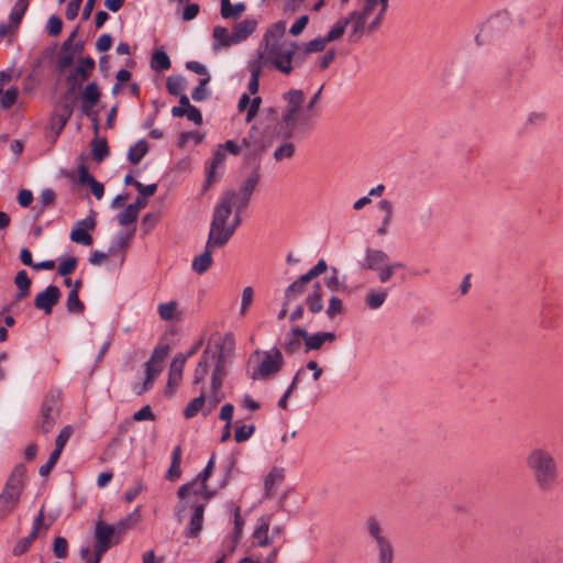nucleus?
Segmentation results:
<instances>
[{"mask_svg":"<svg viewBox=\"0 0 563 563\" xmlns=\"http://www.w3.org/2000/svg\"><path fill=\"white\" fill-rule=\"evenodd\" d=\"M14 284L18 288L16 300L24 299L30 295L31 279L25 271H20L15 275Z\"/></svg>","mask_w":563,"mask_h":563,"instance_id":"obj_36","label":"nucleus"},{"mask_svg":"<svg viewBox=\"0 0 563 563\" xmlns=\"http://www.w3.org/2000/svg\"><path fill=\"white\" fill-rule=\"evenodd\" d=\"M295 145L291 142H285L275 150L274 158L277 162L283 161L284 158H291L295 155Z\"/></svg>","mask_w":563,"mask_h":563,"instance_id":"obj_58","label":"nucleus"},{"mask_svg":"<svg viewBox=\"0 0 563 563\" xmlns=\"http://www.w3.org/2000/svg\"><path fill=\"white\" fill-rule=\"evenodd\" d=\"M56 200V194L53 189L46 188L41 192L40 196V209L37 211V216L44 212V209L48 206H53Z\"/></svg>","mask_w":563,"mask_h":563,"instance_id":"obj_62","label":"nucleus"},{"mask_svg":"<svg viewBox=\"0 0 563 563\" xmlns=\"http://www.w3.org/2000/svg\"><path fill=\"white\" fill-rule=\"evenodd\" d=\"M305 290L306 288L296 280L291 283L285 290L284 306H289L294 300L299 298Z\"/></svg>","mask_w":563,"mask_h":563,"instance_id":"obj_52","label":"nucleus"},{"mask_svg":"<svg viewBox=\"0 0 563 563\" xmlns=\"http://www.w3.org/2000/svg\"><path fill=\"white\" fill-rule=\"evenodd\" d=\"M66 308L69 313L80 314L85 311V305L79 299V292L76 289L68 292Z\"/></svg>","mask_w":563,"mask_h":563,"instance_id":"obj_43","label":"nucleus"},{"mask_svg":"<svg viewBox=\"0 0 563 563\" xmlns=\"http://www.w3.org/2000/svg\"><path fill=\"white\" fill-rule=\"evenodd\" d=\"M255 432V426L254 424H243L241 427H238L234 432V440L238 443H242L247 441L253 433Z\"/></svg>","mask_w":563,"mask_h":563,"instance_id":"obj_64","label":"nucleus"},{"mask_svg":"<svg viewBox=\"0 0 563 563\" xmlns=\"http://www.w3.org/2000/svg\"><path fill=\"white\" fill-rule=\"evenodd\" d=\"M21 493L4 487L0 494V518L7 517L19 503Z\"/></svg>","mask_w":563,"mask_h":563,"instance_id":"obj_25","label":"nucleus"},{"mask_svg":"<svg viewBox=\"0 0 563 563\" xmlns=\"http://www.w3.org/2000/svg\"><path fill=\"white\" fill-rule=\"evenodd\" d=\"M322 296H323L322 287H321V284L318 282L313 285V289H312L311 294H309L305 300V302L308 307V310L311 313L316 314V313H319L322 311V309H323Z\"/></svg>","mask_w":563,"mask_h":563,"instance_id":"obj_30","label":"nucleus"},{"mask_svg":"<svg viewBox=\"0 0 563 563\" xmlns=\"http://www.w3.org/2000/svg\"><path fill=\"white\" fill-rule=\"evenodd\" d=\"M286 32V22L285 21H278L274 23L265 33L264 41L266 43V51H269L272 43H283L285 40L282 41Z\"/></svg>","mask_w":563,"mask_h":563,"instance_id":"obj_31","label":"nucleus"},{"mask_svg":"<svg viewBox=\"0 0 563 563\" xmlns=\"http://www.w3.org/2000/svg\"><path fill=\"white\" fill-rule=\"evenodd\" d=\"M323 85L313 93L308 103L305 107V113H302V122L301 129L303 130V134H308L314 129L316 121L320 115L319 109L316 106L319 103L321 99V93L323 90Z\"/></svg>","mask_w":563,"mask_h":563,"instance_id":"obj_13","label":"nucleus"},{"mask_svg":"<svg viewBox=\"0 0 563 563\" xmlns=\"http://www.w3.org/2000/svg\"><path fill=\"white\" fill-rule=\"evenodd\" d=\"M235 198V191L232 189L225 190L220 201L214 208L211 223L227 225V221L232 213V206Z\"/></svg>","mask_w":563,"mask_h":563,"instance_id":"obj_14","label":"nucleus"},{"mask_svg":"<svg viewBox=\"0 0 563 563\" xmlns=\"http://www.w3.org/2000/svg\"><path fill=\"white\" fill-rule=\"evenodd\" d=\"M137 217V208L129 205L122 212L118 214V222L120 225H129L135 223Z\"/></svg>","mask_w":563,"mask_h":563,"instance_id":"obj_54","label":"nucleus"},{"mask_svg":"<svg viewBox=\"0 0 563 563\" xmlns=\"http://www.w3.org/2000/svg\"><path fill=\"white\" fill-rule=\"evenodd\" d=\"M53 552L57 559H65L68 555V542L64 537H56L53 542Z\"/></svg>","mask_w":563,"mask_h":563,"instance_id":"obj_63","label":"nucleus"},{"mask_svg":"<svg viewBox=\"0 0 563 563\" xmlns=\"http://www.w3.org/2000/svg\"><path fill=\"white\" fill-rule=\"evenodd\" d=\"M285 478V471L282 467L274 466L264 478L265 497L274 496V486L280 484Z\"/></svg>","mask_w":563,"mask_h":563,"instance_id":"obj_29","label":"nucleus"},{"mask_svg":"<svg viewBox=\"0 0 563 563\" xmlns=\"http://www.w3.org/2000/svg\"><path fill=\"white\" fill-rule=\"evenodd\" d=\"M323 341L319 332L308 333L305 338V353H309L311 351H318L322 347Z\"/></svg>","mask_w":563,"mask_h":563,"instance_id":"obj_59","label":"nucleus"},{"mask_svg":"<svg viewBox=\"0 0 563 563\" xmlns=\"http://www.w3.org/2000/svg\"><path fill=\"white\" fill-rule=\"evenodd\" d=\"M224 343L234 344V339L232 333H227L224 335L223 343L214 344L213 355H214V368L212 371V375H218L224 377L227 375L225 372V360H224Z\"/></svg>","mask_w":563,"mask_h":563,"instance_id":"obj_19","label":"nucleus"},{"mask_svg":"<svg viewBox=\"0 0 563 563\" xmlns=\"http://www.w3.org/2000/svg\"><path fill=\"white\" fill-rule=\"evenodd\" d=\"M75 102L60 100L56 107V110L49 118V129L54 132L55 139H57L74 112Z\"/></svg>","mask_w":563,"mask_h":563,"instance_id":"obj_10","label":"nucleus"},{"mask_svg":"<svg viewBox=\"0 0 563 563\" xmlns=\"http://www.w3.org/2000/svg\"><path fill=\"white\" fill-rule=\"evenodd\" d=\"M245 10V4L239 2L231 4L230 0H221V15L223 19H238Z\"/></svg>","mask_w":563,"mask_h":563,"instance_id":"obj_39","label":"nucleus"},{"mask_svg":"<svg viewBox=\"0 0 563 563\" xmlns=\"http://www.w3.org/2000/svg\"><path fill=\"white\" fill-rule=\"evenodd\" d=\"M77 265H78L77 257L69 256L67 258H64L60 261V263L58 265L57 274L63 277L69 276L71 273L75 272Z\"/></svg>","mask_w":563,"mask_h":563,"instance_id":"obj_56","label":"nucleus"},{"mask_svg":"<svg viewBox=\"0 0 563 563\" xmlns=\"http://www.w3.org/2000/svg\"><path fill=\"white\" fill-rule=\"evenodd\" d=\"M308 52L303 47L300 49L295 41L285 40L283 43H272L268 57L272 65L285 75L292 71V67H300L308 58Z\"/></svg>","mask_w":563,"mask_h":563,"instance_id":"obj_3","label":"nucleus"},{"mask_svg":"<svg viewBox=\"0 0 563 563\" xmlns=\"http://www.w3.org/2000/svg\"><path fill=\"white\" fill-rule=\"evenodd\" d=\"M389 257L382 250H366L364 262L361 263L362 269L378 271L383 265L387 264Z\"/></svg>","mask_w":563,"mask_h":563,"instance_id":"obj_22","label":"nucleus"},{"mask_svg":"<svg viewBox=\"0 0 563 563\" xmlns=\"http://www.w3.org/2000/svg\"><path fill=\"white\" fill-rule=\"evenodd\" d=\"M100 89L97 82H89L81 95V104L80 109L84 114H86L88 118H91L93 121V130L96 136L99 133V123L97 119V114L93 112V107L99 102L100 100Z\"/></svg>","mask_w":563,"mask_h":563,"instance_id":"obj_8","label":"nucleus"},{"mask_svg":"<svg viewBox=\"0 0 563 563\" xmlns=\"http://www.w3.org/2000/svg\"><path fill=\"white\" fill-rule=\"evenodd\" d=\"M260 354H263L264 358L250 374V377L253 380L269 378L282 371L284 366V357L278 347L274 346L272 350L265 352L256 350L253 353V355Z\"/></svg>","mask_w":563,"mask_h":563,"instance_id":"obj_6","label":"nucleus"},{"mask_svg":"<svg viewBox=\"0 0 563 563\" xmlns=\"http://www.w3.org/2000/svg\"><path fill=\"white\" fill-rule=\"evenodd\" d=\"M203 137L205 134L197 131L181 132L177 141V146L184 148L189 140H194L196 144H200Z\"/></svg>","mask_w":563,"mask_h":563,"instance_id":"obj_60","label":"nucleus"},{"mask_svg":"<svg viewBox=\"0 0 563 563\" xmlns=\"http://www.w3.org/2000/svg\"><path fill=\"white\" fill-rule=\"evenodd\" d=\"M60 297V289L55 285H49L35 296L34 306L36 309L43 310L45 314H51L53 307L59 301Z\"/></svg>","mask_w":563,"mask_h":563,"instance_id":"obj_12","label":"nucleus"},{"mask_svg":"<svg viewBox=\"0 0 563 563\" xmlns=\"http://www.w3.org/2000/svg\"><path fill=\"white\" fill-rule=\"evenodd\" d=\"M260 180V164H257L251 175L240 186L239 192H235L233 205L240 207V209L247 208Z\"/></svg>","mask_w":563,"mask_h":563,"instance_id":"obj_11","label":"nucleus"},{"mask_svg":"<svg viewBox=\"0 0 563 563\" xmlns=\"http://www.w3.org/2000/svg\"><path fill=\"white\" fill-rule=\"evenodd\" d=\"M177 309V301L172 300L169 302L161 303L158 306V314L162 320L169 321L175 317V312Z\"/></svg>","mask_w":563,"mask_h":563,"instance_id":"obj_61","label":"nucleus"},{"mask_svg":"<svg viewBox=\"0 0 563 563\" xmlns=\"http://www.w3.org/2000/svg\"><path fill=\"white\" fill-rule=\"evenodd\" d=\"M283 100L286 102V108L280 118L277 135L284 140H289L299 134L305 135L301 129L302 113H305V92L300 89H290L283 93Z\"/></svg>","mask_w":563,"mask_h":563,"instance_id":"obj_2","label":"nucleus"},{"mask_svg":"<svg viewBox=\"0 0 563 563\" xmlns=\"http://www.w3.org/2000/svg\"><path fill=\"white\" fill-rule=\"evenodd\" d=\"M29 8V0H18L11 9L9 21L10 26L18 27Z\"/></svg>","mask_w":563,"mask_h":563,"instance_id":"obj_38","label":"nucleus"},{"mask_svg":"<svg viewBox=\"0 0 563 563\" xmlns=\"http://www.w3.org/2000/svg\"><path fill=\"white\" fill-rule=\"evenodd\" d=\"M247 140L251 141L253 147H256L257 152H264L266 144L264 142V135L256 125H252L247 132Z\"/></svg>","mask_w":563,"mask_h":563,"instance_id":"obj_50","label":"nucleus"},{"mask_svg":"<svg viewBox=\"0 0 563 563\" xmlns=\"http://www.w3.org/2000/svg\"><path fill=\"white\" fill-rule=\"evenodd\" d=\"M148 152V143L145 140H139L130 147L128 159L131 164L137 165Z\"/></svg>","mask_w":563,"mask_h":563,"instance_id":"obj_37","label":"nucleus"},{"mask_svg":"<svg viewBox=\"0 0 563 563\" xmlns=\"http://www.w3.org/2000/svg\"><path fill=\"white\" fill-rule=\"evenodd\" d=\"M186 88V79L180 76H169L166 80V89L169 95L172 96H178L180 95Z\"/></svg>","mask_w":563,"mask_h":563,"instance_id":"obj_45","label":"nucleus"},{"mask_svg":"<svg viewBox=\"0 0 563 563\" xmlns=\"http://www.w3.org/2000/svg\"><path fill=\"white\" fill-rule=\"evenodd\" d=\"M307 336V330L301 327L291 328L285 335L283 349L287 355H294L298 353L305 344V338Z\"/></svg>","mask_w":563,"mask_h":563,"instance_id":"obj_16","label":"nucleus"},{"mask_svg":"<svg viewBox=\"0 0 563 563\" xmlns=\"http://www.w3.org/2000/svg\"><path fill=\"white\" fill-rule=\"evenodd\" d=\"M350 22L351 18H343L338 20L325 35L328 42L330 43L339 40L344 34L345 29L350 24Z\"/></svg>","mask_w":563,"mask_h":563,"instance_id":"obj_48","label":"nucleus"},{"mask_svg":"<svg viewBox=\"0 0 563 563\" xmlns=\"http://www.w3.org/2000/svg\"><path fill=\"white\" fill-rule=\"evenodd\" d=\"M62 411L59 393L57 390H48L44 396L38 415L34 421V429L42 433H49L55 427Z\"/></svg>","mask_w":563,"mask_h":563,"instance_id":"obj_4","label":"nucleus"},{"mask_svg":"<svg viewBox=\"0 0 563 563\" xmlns=\"http://www.w3.org/2000/svg\"><path fill=\"white\" fill-rule=\"evenodd\" d=\"M85 80L86 79L80 77V75L76 74L75 70H71L66 78L67 90H66L65 95L63 96L62 100L65 101V99L67 97L75 95L81 88L82 82Z\"/></svg>","mask_w":563,"mask_h":563,"instance_id":"obj_42","label":"nucleus"},{"mask_svg":"<svg viewBox=\"0 0 563 563\" xmlns=\"http://www.w3.org/2000/svg\"><path fill=\"white\" fill-rule=\"evenodd\" d=\"M231 230L227 225L210 223V230L206 242L207 249H220L227 245L232 238Z\"/></svg>","mask_w":563,"mask_h":563,"instance_id":"obj_17","label":"nucleus"},{"mask_svg":"<svg viewBox=\"0 0 563 563\" xmlns=\"http://www.w3.org/2000/svg\"><path fill=\"white\" fill-rule=\"evenodd\" d=\"M210 75H207V77H203L199 80L198 86L192 90L191 98L196 102H201L210 97V91L207 89V86L210 82Z\"/></svg>","mask_w":563,"mask_h":563,"instance_id":"obj_47","label":"nucleus"},{"mask_svg":"<svg viewBox=\"0 0 563 563\" xmlns=\"http://www.w3.org/2000/svg\"><path fill=\"white\" fill-rule=\"evenodd\" d=\"M187 507L190 506L194 509L188 527L185 529L184 534L188 539L198 538L203 527V515L206 509V503H197L192 501L189 504V500H186Z\"/></svg>","mask_w":563,"mask_h":563,"instance_id":"obj_15","label":"nucleus"},{"mask_svg":"<svg viewBox=\"0 0 563 563\" xmlns=\"http://www.w3.org/2000/svg\"><path fill=\"white\" fill-rule=\"evenodd\" d=\"M145 374H146V376H145L144 382L141 384H135L133 387V390L137 396H141V395L145 394L146 391H148L153 387V384H154L156 377L159 375L158 371H153L151 368L150 369L145 368Z\"/></svg>","mask_w":563,"mask_h":563,"instance_id":"obj_44","label":"nucleus"},{"mask_svg":"<svg viewBox=\"0 0 563 563\" xmlns=\"http://www.w3.org/2000/svg\"><path fill=\"white\" fill-rule=\"evenodd\" d=\"M214 453L211 455V459L205 466V468L190 482L183 484L177 490V497L179 498V503L175 507V516L178 521L183 519V512L187 509V503L185 499L190 495V492L196 486L197 483H207L210 476L212 475L214 468Z\"/></svg>","mask_w":563,"mask_h":563,"instance_id":"obj_7","label":"nucleus"},{"mask_svg":"<svg viewBox=\"0 0 563 563\" xmlns=\"http://www.w3.org/2000/svg\"><path fill=\"white\" fill-rule=\"evenodd\" d=\"M525 467L538 493L548 495L559 488L561 467L553 450L543 445L530 448L525 455Z\"/></svg>","mask_w":563,"mask_h":563,"instance_id":"obj_1","label":"nucleus"},{"mask_svg":"<svg viewBox=\"0 0 563 563\" xmlns=\"http://www.w3.org/2000/svg\"><path fill=\"white\" fill-rule=\"evenodd\" d=\"M206 397L203 391L200 396L194 398L184 409V416L187 419L194 418L203 407Z\"/></svg>","mask_w":563,"mask_h":563,"instance_id":"obj_51","label":"nucleus"},{"mask_svg":"<svg viewBox=\"0 0 563 563\" xmlns=\"http://www.w3.org/2000/svg\"><path fill=\"white\" fill-rule=\"evenodd\" d=\"M269 526L271 516H262L258 519V525L252 534L253 545L264 548L272 543V537L268 536Z\"/></svg>","mask_w":563,"mask_h":563,"instance_id":"obj_20","label":"nucleus"},{"mask_svg":"<svg viewBox=\"0 0 563 563\" xmlns=\"http://www.w3.org/2000/svg\"><path fill=\"white\" fill-rule=\"evenodd\" d=\"M172 66L170 58L162 48L155 49L151 57V68L155 71H164Z\"/></svg>","mask_w":563,"mask_h":563,"instance_id":"obj_34","label":"nucleus"},{"mask_svg":"<svg viewBox=\"0 0 563 563\" xmlns=\"http://www.w3.org/2000/svg\"><path fill=\"white\" fill-rule=\"evenodd\" d=\"M256 26L257 22L253 19H246L236 23L233 27L231 40L235 42V44L246 40L250 35L254 33Z\"/></svg>","mask_w":563,"mask_h":563,"instance_id":"obj_24","label":"nucleus"},{"mask_svg":"<svg viewBox=\"0 0 563 563\" xmlns=\"http://www.w3.org/2000/svg\"><path fill=\"white\" fill-rule=\"evenodd\" d=\"M214 361L213 350L207 346L195 368L194 384H200L208 374L210 363Z\"/></svg>","mask_w":563,"mask_h":563,"instance_id":"obj_23","label":"nucleus"},{"mask_svg":"<svg viewBox=\"0 0 563 563\" xmlns=\"http://www.w3.org/2000/svg\"><path fill=\"white\" fill-rule=\"evenodd\" d=\"M97 225L96 212L90 211V214L85 219H81L75 223L74 229L70 232V241L85 246H90L93 243V239L90 231L95 230Z\"/></svg>","mask_w":563,"mask_h":563,"instance_id":"obj_9","label":"nucleus"},{"mask_svg":"<svg viewBox=\"0 0 563 563\" xmlns=\"http://www.w3.org/2000/svg\"><path fill=\"white\" fill-rule=\"evenodd\" d=\"M130 528L129 518L122 519L117 526L109 525L102 520L98 521L95 529V549L99 555H103L112 544H118L120 538H114L115 533H121Z\"/></svg>","mask_w":563,"mask_h":563,"instance_id":"obj_5","label":"nucleus"},{"mask_svg":"<svg viewBox=\"0 0 563 563\" xmlns=\"http://www.w3.org/2000/svg\"><path fill=\"white\" fill-rule=\"evenodd\" d=\"M96 63L95 59L90 56L80 57L78 59V65L74 69L76 74L80 75L84 79H88L91 75V71L95 69Z\"/></svg>","mask_w":563,"mask_h":563,"instance_id":"obj_49","label":"nucleus"},{"mask_svg":"<svg viewBox=\"0 0 563 563\" xmlns=\"http://www.w3.org/2000/svg\"><path fill=\"white\" fill-rule=\"evenodd\" d=\"M169 350V345L167 344L157 345L154 349L151 358L145 363V368L158 371V374H161L163 371V363L165 358L168 356Z\"/></svg>","mask_w":563,"mask_h":563,"instance_id":"obj_28","label":"nucleus"},{"mask_svg":"<svg viewBox=\"0 0 563 563\" xmlns=\"http://www.w3.org/2000/svg\"><path fill=\"white\" fill-rule=\"evenodd\" d=\"M212 35L219 42L220 46L227 47L235 44V42L231 40V34L229 33L228 29L224 26H214Z\"/></svg>","mask_w":563,"mask_h":563,"instance_id":"obj_57","label":"nucleus"},{"mask_svg":"<svg viewBox=\"0 0 563 563\" xmlns=\"http://www.w3.org/2000/svg\"><path fill=\"white\" fill-rule=\"evenodd\" d=\"M36 540L35 533L30 532V534L20 541L16 542V544L12 549V554L14 556H21L24 553H26L30 548L32 547L33 542Z\"/></svg>","mask_w":563,"mask_h":563,"instance_id":"obj_53","label":"nucleus"},{"mask_svg":"<svg viewBox=\"0 0 563 563\" xmlns=\"http://www.w3.org/2000/svg\"><path fill=\"white\" fill-rule=\"evenodd\" d=\"M78 159L81 161V163L78 165V177L77 183L80 186H89L95 177L89 173L88 167L84 163V155H79Z\"/></svg>","mask_w":563,"mask_h":563,"instance_id":"obj_55","label":"nucleus"},{"mask_svg":"<svg viewBox=\"0 0 563 563\" xmlns=\"http://www.w3.org/2000/svg\"><path fill=\"white\" fill-rule=\"evenodd\" d=\"M263 54H260L258 57L252 60L249 65V70L251 73V78L249 81L247 89L252 95H255L260 88V77L263 70Z\"/></svg>","mask_w":563,"mask_h":563,"instance_id":"obj_27","label":"nucleus"},{"mask_svg":"<svg viewBox=\"0 0 563 563\" xmlns=\"http://www.w3.org/2000/svg\"><path fill=\"white\" fill-rule=\"evenodd\" d=\"M25 472L26 468L23 464L16 465L5 484V488L21 493Z\"/></svg>","mask_w":563,"mask_h":563,"instance_id":"obj_35","label":"nucleus"},{"mask_svg":"<svg viewBox=\"0 0 563 563\" xmlns=\"http://www.w3.org/2000/svg\"><path fill=\"white\" fill-rule=\"evenodd\" d=\"M378 554V563H394L395 549L391 540L375 545Z\"/></svg>","mask_w":563,"mask_h":563,"instance_id":"obj_40","label":"nucleus"},{"mask_svg":"<svg viewBox=\"0 0 563 563\" xmlns=\"http://www.w3.org/2000/svg\"><path fill=\"white\" fill-rule=\"evenodd\" d=\"M181 454H183L181 446L176 445L172 452L170 466L167 470L166 475H165L166 479H168L170 482H175L176 479H178L181 476V468H180Z\"/></svg>","mask_w":563,"mask_h":563,"instance_id":"obj_32","label":"nucleus"},{"mask_svg":"<svg viewBox=\"0 0 563 563\" xmlns=\"http://www.w3.org/2000/svg\"><path fill=\"white\" fill-rule=\"evenodd\" d=\"M212 249H207L206 245L203 253L192 260L191 268L194 272L201 275L212 266Z\"/></svg>","mask_w":563,"mask_h":563,"instance_id":"obj_33","label":"nucleus"},{"mask_svg":"<svg viewBox=\"0 0 563 563\" xmlns=\"http://www.w3.org/2000/svg\"><path fill=\"white\" fill-rule=\"evenodd\" d=\"M92 157L96 162H102L109 155V146L106 139L98 140L95 137L91 141Z\"/></svg>","mask_w":563,"mask_h":563,"instance_id":"obj_41","label":"nucleus"},{"mask_svg":"<svg viewBox=\"0 0 563 563\" xmlns=\"http://www.w3.org/2000/svg\"><path fill=\"white\" fill-rule=\"evenodd\" d=\"M388 295L387 289L383 290H369L365 297V302L371 309H378L386 300Z\"/></svg>","mask_w":563,"mask_h":563,"instance_id":"obj_46","label":"nucleus"},{"mask_svg":"<svg viewBox=\"0 0 563 563\" xmlns=\"http://www.w3.org/2000/svg\"><path fill=\"white\" fill-rule=\"evenodd\" d=\"M347 18H351V21H353L352 30L349 35V42L357 43V42H360L361 37L364 35L365 30L367 31V26H366L367 18L358 14L357 11L351 12Z\"/></svg>","mask_w":563,"mask_h":563,"instance_id":"obj_26","label":"nucleus"},{"mask_svg":"<svg viewBox=\"0 0 563 563\" xmlns=\"http://www.w3.org/2000/svg\"><path fill=\"white\" fill-rule=\"evenodd\" d=\"M365 529L371 540L374 541L375 545L390 540L385 528L375 516H369L366 519Z\"/></svg>","mask_w":563,"mask_h":563,"instance_id":"obj_21","label":"nucleus"},{"mask_svg":"<svg viewBox=\"0 0 563 563\" xmlns=\"http://www.w3.org/2000/svg\"><path fill=\"white\" fill-rule=\"evenodd\" d=\"M185 363L183 357H174L168 372V379L165 388V395L172 397L183 378Z\"/></svg>","mask_w":563,"mask_h":563,"instance_id":"obj_18","label":"nucleus"}]
</instances>
